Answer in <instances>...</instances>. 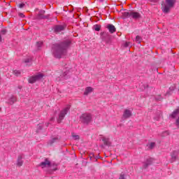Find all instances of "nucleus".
<instances>
[{
    "mask_svg": "<svg viewBox=\"0 0 179 179\" xmlns=\"http://www.w3.org/2000/svg\"><path fill=\"white\" fill-rule=\"evenodd\" d=\"M43 78H44V74L38 73V75L29 77V78L28 79V82L31 84L36 83L37 80H41Z\"/></svg>",
    "mask_w": 179,
    "mask_h": 179,
    "instance_id": "39448f33",
    "label": "nucleus"
},
{
    "mask_svg": "<svg viewBox=\"0 0 179 179\" xmlns=\"http://www.w3.org/2000/svg\"><path fill=\"white\" fill-rule=\"evenodd\" d=\"M168 135H170V132H169V131H163V132L161 134V136H162V137L168 136Z\"/></svg>",
    "mask_w": 179,
    "mask_h": 179,
    "instance_id": "bb28decb",
    "label": "nucleus"
},
{
    "mask_svg": "<svg viewBox=\"0 0 179 179\" xmlns=\"http://www.w3.org/2000/svg\"><path fill=\"white\" fill-rule=\"evenodd\" d=\"M71 44L72 41L71 39H66L53 44L52 47L53 57L59 59L62 58L64 55L68 53V49L71 47Z\"/></svg>",
    "mask_w": 179,
    "mask_h": 179,
    "instance_id": "f257e3e1",
    "label": "nucleus"
},
{
    "mask_svg": "<svg viewBox=\"0 0 179 179\" xmlns=\"http://www.w3.org/2000/svg\"><path fill=\"white\" fill-rule=\"evenodd\" d=\"M1 34H3V35L6 34V29H2L1 30Z\"/></svg>",
    "mask_w": 179,
    "mask_h": 179,
    "instance_id": "ea45409f",
    "label": "nucleus"
},
{
    "mask_svg": "<svg viewBox=\"0 0 179 179\" xmlns=\"http://www.w3.org/2000/svg\"><path fill=\"white\" fill-rule=\"evenodd\" d=\"M101 38L106 44H111V35L108 32H101Z\"/></svg>",
    "mask_w": 179,
    "mask_h": 179,
    "instance_id": "20e7f679",
    "label": "nucleus"
},
{
    "mask_svg": "<svg viewBox=\"0 0 179 179\" xmlns=\"http://www.w3.org/2000/svg\"><path fill=\"white\" fill-rule=\"evenodd\" d=\"M129 44H131V43H129V42H126L125 43H124V47H129Z\"/></svg>",
    "mask_w": 179,
    "mask_h": 179,
    "instance_id": "a19ab883",
    "label": "nucleus"
},
{
    "mask_svg": "<svg viewBox=\"0 0 179 179\" xmlns=\"http://www.w3.org/2000/svg\"><path fill=\"white\" fill-rule=\"evenodd\" d=\"M131 116H132V112H131V110H129V109H125L123 113V117L127 119V118H129Z\"/></svg>",
    "mask_w": 179,
    "mask_h": 179,
    "instance_id": "4468645a",
    "label": "nucleus"
},
{
    "mask_svg": "<svg viewBox=\"0 0 179 179\" xmlns=\"http://www.w3.org/2000/svg\"><path fill=\"white\" fill-rule=\"evenodd\" d=\"M166 6L173 8L174 5L176 4V0H166L165 1Z\"/></svg>",
    "mask_w": 179,
    "mask_h": 179,
    "instance_id": "2eb2a0df",
    "label": "nucleus"
},
{
    "mask_svg": "<svg viewBox=\"0 0 179 179\" xmlns=\"http://www.w3.org/2000/svg\"><path fill=\"white\" fill-rule=\"evenodd\" d=\"M18 8H20V9H23V8H24V6H26V4H24V3H20L17 5Z\"/></svg>",
    "mask_w": 179,
    "mask_h": 179,
    "instance_id": "7c9ffc66",
    "label": "nucleus"
},
{
    "mask_svg": "<svg viewBox=\"0 0 179 179\" xmlns=\"http://www.w3.org/2000/svg\"><path fill=\"white\" fill-rule=\"evenodd\" d=\"M155 163V159L150 157L147 159L144 162H143V169L146 170L149 167V166H152Z\"/></svg>",
    "mask_w": 179,
    "mask_h": 179,
    "instance_id": "0eeeda50",
    "label": "nucleus"
},
{
    "mask_svg": "<svg viewBox=\"0 0 179 179\" xmlns=\"http://www.w3.org/2000/svg\"><path fill=\"white\" fill-rule=\"evenodd\" d=\"M80 120L81 122H83V124H85V125H89V124L92 122L93 117H92V114L90 113H83L80 117Z\"/></svg>",
    "mask_w": 179,
    "mask_h": 179,
    "instance_id": "7ed1b4c3",
    "label": "nucleus"
},
{
    "mask_svg": "<svg viewBox=\"0 0 179 179\" xmlns=\"http://www.w3.org/2000/svg\"><path fill=\"white\" fill-rule=\"evenodd\" d=\"M92 92H93V87H87L85 88L84 94H85V96H87L89 94L92 93Z\"/></svg>",
    "mask_w": 179,
    "mask_h": 179,
    "instance_id": "6ab92c4d",
    "label": "nucleus"
},
{
    "mask_svg": "<svg viewBox=\"0 0 179 179\" xmlns=\"http://www.w3.org/2000/svg\"><path fill=\"white\" fill-rule=\"evenodd\" d=\"M179 150H174L171 154V163H174L177 159H178Z\"/></svg>",
    "mask_w": 179,
    "mask_h": 179,
    "instance_id": "1a4fd4ad",
    "label": "nucleus"
},
{
    "mask_svg": "<svg viewBox=\"0 0 179 179\" xmlns=\"http://www.w3.org/2000/svg\"><path fill=\"white\" fill-rule=\"evenodd\" d=\"M36 19L41 20V19H48V15H43L42 14L38 13L36 15Z\"/></svg>",
    "mask_w": 179,
    "mask_h": 179,
    "instance_id": "4be33fe9",
    "label": "nucleus"
},
{
    "mask_svg": "<svg viewBox=\"0 0 179 179\" xmlns=\"http://www.w3.org/2000/svg\"><path fill=\"white\" fill-rule=\"evenodd\" d=\"M66 29V25H55L53 27V31L56 34H58V33H61V31H64Z\"/></svg>",
    "mask_w": 179,
    "mask_h": 179,
    "instance_id": "6e6552de",
    "label": "nucleus"
},
{
    "mask_svg": "<svg viewBox=\"0 0 179 179\" xmlns=\"http://www.w3.org/2000/svg\"><path fill=\"white\" fill-rule=\"evenodd\" d=\"M60 140H61V138H59L58 137H54L49 141V143H50V145H52L53 143H56L57 142H59Z\"/></svg>",
    "mask_w": 179,
    "mask_h": 179,
    "instance_id": "aec40b11",
    "label": "nucleus"
},
{
    "mask_svg": "<svg viewBox=\"0 0 179 179\" xmlns=\"http://www.w3.org/2000/svg\"><path fill=\"white\" fill-rule=\"evenodd\" d=\"M72 76V73L69 71H64L60 76L62 79H64V80H66L71 78Z\"/></svg>",
    "mask_w": 179,
    "mask_h": 179,
    "instance_id": "f8f14e48",
    "label": "nucleus"
},
{
    "mask_svg": "<svg viewBox=\"0 0 179 179\" xmlns=\"http://www.w3.org/2000/svg\"><path fill=\"white\" fill-rule=\"evenodd\" d=\"M179 115V107L175 110L172 114L170 115V117L173 119L176 118V117Z\"/></svg>",
    "mask_w": 179,
    "mask_h": 179,
    "instance_id": "a211bd4d",
    "label": "nucleus"
},
{
    "mask_svg": "<svg viewBox=\"0 0 179 179\" xmlns=\"http://www.w3.org/2000/svg\"><path fill=\"white\" fill-rule=\"evenodd\" d=\"M23 157H22V155L18 156V158L17 159V165L19 167H21V166H23Z\"/></svg>",
    "mask_w": 179,
    "mask_h": 179,
    "instance_id": "f3484780",
    "label": "nucleus"
},
{
    "mask_svg": "<svg viewBox=\"0 0 179 179\" xmlns=\"http://www.w3.org/2000/svg\"><path fill=\"white\" fill-rule=\"evenodd\" d=\"M16 97H15V96L13 95L9 99V104L12 106L13 103H16Z\"/></svg>",
    "mask_w": 179,
    "mask_h": 179,
    "instance_id": "5701e85b",
    "label": "nucleus"
},
{
    "mask_svg": "<svg viewBox=\"0 0 179 179\" xmlns=\"http://www.w3.org/2000/svg\"><path fill=\"white\" fill-rule=\"evenodd\" d=\"M136 42L138 44H141V43H142V37H141L140 36H136Z\"/></svg>",
    "mask_w": 179,
    "mask_h": 179,
    "instance_id": "a878e982",
    "label": "nucleus"
},
{
    "mask_svg": "<svg viewBox=\"0 0 179 179\" xmlns=\"http://www.w3.org/2000/svg\"><path fill=\"white\" fill-rule=\"evenodd\" d=\"M0 110H1V108H0Z\"/></svg>",
    "mask_w": 179,
    "mask_h": 179,
    "instance_id": "de8ad7c7",
    "label": "nucleus"
},
{
    "mask_svg": "<svg viewBox=\"0 0 179 179\" xmlns=\"http://www.w3.org/2000/svg\"><path fill=\"white\" fill-rule=\"evenodd\" d=\"M41 129H43V126L41 124H38L36 132L41 131Z\"/></svg>",
    "mask_w": 179,
    "mask_h": 179,
    "instance_id": "c756f323",
    "label": "nucleus"
},
{
    "mask_svg": "<svg viewBox=\"0 0 179 179\" xmlns=\"http://www.w3.org/2000/svg\"><path fill=\"white\" fill-rule=\"evenodd\" d=\"M2 41V36L0 35V43Z\"/></svg>",
    "mask_w": 179,
    "mask_h": 179,
    "instance_id": "c03bdc74",
    "label": "nucleus"
},
{
    "mask_svg": "<svg viewBox=\"0 0 179 179\" xmlns=\"http://www.w3.org/2000/svg\"><path fill=\"white\" fill-rule=\"evenodd\" d=\"M48 169H49L48 173L50 174H52V173H54V171H57V170H58V164H57L55 163L50 162V166H49Z\"/></svg>",
    "mask_w": 179,
    "mask_h": 179,
    "instance_id": "9d476101",
    "label": "nucleus"
},
{
    "mask_svg": "<svg viewBox=\"0 0 179 179\" xmlns=\"http://www.w3.org/2000/svg\"><path fill=\"white\" fill-rule=\"evenodd\" d=\"M19 16H20V17H24V14L20 13Z\"/></svg>",
    "mask_w": 179,
    "mask_h": 179,
    "instance_id": "79ce46f5",
    "label": "nucleus"
},
{
    "mask_svg": "<svg viewBox=\"0 0 179 179\" xmlns=\"http://www.w3.org/2000/svg\"><path fill=\"white\" fill-rule=\"evenodd\" d=\"M90 160H91V162H93L94 160V153H91L90 155Z\"/></svg>",
    "mask_w": 179,
    "mask_h": 179,
    "instance_id": "473e14b6",
    "label": "nucleus"
},
{
    "mask_svg": "<svg viewBox=\"0 0 179 179\" xmlns=\"http://www.w3.org/2000/svg\"><path fill=\"white\" fill-rule=\"evenodd\" d=\"M41 45H43V42H37L36 43V47L38 50H40L41 48Z\"/></svg>",
    "mask_w": 179,
    "mask_h": 179,
    "instance_id": "c85d7f7f",
    "label": "nucleus"
},
{
    "mask_svg": "<svg viewBox=\"0 0 179 179\" xmlns=\"http://www.w3.org/2000/svg\"><path fill=\"white\" fill-rule=\"evenodd\" d=\"M44 13H45V10H41L39 11V14H40V15H44Z\"/></svg>",
    "mask_w": 179,
    "mask_h": 179,
    "instance_id": "58836bf2",
    "label": "nucleus"
},
{
    "mask_svg": "<svg viewBox=\"0 0 179 179\" xmlns=\"http://www.w3.org/2000/svg\"><path fill=\"white\" fill-rule=\"evenodd\" d=\"M106 29H108L110 34H113V33H115V31H117V28H115V26L113 25L112 24H108L106 25Z\"/></svg>",
    "mask_w": 179,
    "mask_h": 179,
    "instance_id": "ddd939ff",
    "label": "nucleus"
},
{
    "mask_svg": "<svg viewBox=\"0 0 179 179\" xmlns=\"http://www.w3.org/2000/svg\"><path fill=\"white\" fill-rule=\"evenodd\" d=\"M156 144L155 143H150V144L149 145V149H153V148H155V145Z\"/></svg>",
    "mask_w": 179,
    "mask_h": 179,
    "instance_id": "c9c22d12",
    "label": "nucleus"
},
{
    "mask_svg": "<svg viewBox=\"0 0 179 179\" xmlns=\"http://www.w3.org/2000/svg\"><path fill=\"white\" fill-rule=\"evenodd\" d=\"M99 2H104V0H97Z\"/></svg>",
    "mask_w": 179,
    "mask_h": 179,
    "instance_id": "37998d69",
    "label": "nucleus"
},
{
    "mask_svg": "<svg viewBox=\"0 0 179 179\" xmlns=\"http://www.w3.org/2000/svg\"><path fill=\"white\" fill-rule=\"evenodd\" d=\"M68 111H69V108H65L60 112L59 114V118L57 120V122H59V124L62 122L64 118H65V116L68 114Z\"/></svg>",
    "mask_w": 179,
    "mask_h": 179,
    "instance_id": "423d86ee",
    "label": "nucleus"
},
{
    "mask_svg": "<svg viewBox=\"0 0 179 179\" xmlns=\"http://www.w3.org/2000/svg\"><path fill=\"white\" fill-rule=\"evenodd\" d=\"M173 92H174V86H171L169 87V91L166 92V95L170 96V94H171V93H173Z\"/></svg>",
    "mask_w": 179,
    "mask_h": 179,
    "instance_id": "393cba45",
    "label": "nucleus"
},
{
    "mask_svg": "<svg viewBox=\"0 0 179 179\" xmlns=\"http://www.w3.org/2000/svg\"><path fill=\"white\" fill-rule=\"evenodd\" d=\"M119 179H126V178H125V173H124V172H122V173H120V176Z\"/></svg>",
    "mask_w": 179,
    "mask_h": 179,
    "instance_id": "72a5a7b5",
    "label": "nucleus"
},
{
    "mask_svg": "<svg viewBox=\"0 0 179 179\" xmlns=\"http://www.w3.org/2000/svg\"><path fill=\"white\" fill-rule=\"evenodd\" d=\"M101 157H100V155H94V160H93V162H97V160H99V159H101Z\"/></svg>",
    "mask_w": 179,
    "mask_h": 179,
    "instance_id": "2f4dec72",
    "label": "nucleus"
},
{
    "mask_svg": "<svg viewBox=\"0 0 179 179\" xmlns=\"http://www.w3.org/2000/svg\"><path fill=\"white\" fill-rule=\"evenodd\" d=\"M73 138H74L75 141H78L79 139V135H73Z\"/></svg>",
    "mask_w": 179,
    "mask_h": 179,
    "instance_id": "e433bc0d",
    "label": "nucleus"
},
{
    "mask_svg": "<svg viewBox=\"0 0 179 179\" xmlns=\"http://www.w3.org/2000/svg\"><path fill=\"white\" fill-rule=\"evenodd\" d=\"M48 125H50V123L48 122V123L45 124L46 127H48Z\"/></svg>",
    "mask_w": 179,
    "mask_h": 179,
    "instance_id": "49530a36",
    "label": "nucleus"
},
{
    "mask_svg": "<svg viewBox=\"0 0 179 179\" xmlns=\"http://www.w3.org/2000/svg\"><path fill=\"white\" fill-rule=\"evenodd\" d=\"M55 118L54 117H51L50 118V121H54Z\"/></svg>",
    "mask_w": 179,
    "mask_h": 179,
    "instance_id": "a18cd8bd",
    "label": "nucleus"
},
{
    "mask_svg": "<svg viewBox=\"0 0 179 179\" xmlns=\"http://www.w3.org/2000/svg\"><path fill=\"white\" fill-rule=\"evenodd\" d=\"M170 7L169 6L165 5L162 9V12L164 13H169L170 12Z\"/></svg>",
    "mask_w": 179,
    "mask_h": 179,
    "instance_id": "412c9836",
    "label": "nucleus"
},
{
    "mask_svg": "<svg viewBox=\"0 0 179 179\" xmlns=\"http://www.w3.org/2000/svg\"><path fill=\"white\" fill-rule=\"evenodd\" d=\"M13 73L15 76H20V73H22V72L19 70H14Z\"/></svg>",
    "mask_w": 179,
    "mask_h": 179,
    "instance_id": "cd10ccee",
    "label": "nucleus"
},
{
    "mask_svg": "<svg viewBox=\"0 0 179 179\" xmlns=\"http://www.w3.org/2000/svg\"><path fill=\"white\" fill-rule=\"evenodd\" d=\"M102 141L103 142L104 146H111V143L110 142V139L106 137L102 138Z\"/></svg>",
    "mask_w": 179,
    "mask_h": 179,
    "instance_id": "dca6fc26",
    "label": "nucleus"
},
{
    "mask_svg": "<svg viewBox=\"0 0 179 179\" xmlns=\"http://www.w3.org/2000/svg\"><path fill=\"white\" fill-rule=\"evenodd\" d=\"M22 89H23V86L19 85V86L17 87V89H16L17 92V93H20V90H21Z\"/></svg>",
    "mask_w": 179,
    "mask_h": 179,
    "instance_id": "f704fd0d",
    "label": "nucleus"
},
{
    "mask_svg": "<svg viewBox=\"0 0 179 179\" xmlns=\"http://www.w3.org/2000/svg\"><path fill=\"white\" fill-rule=\"evenodd\" d=\"M50 166H51V162H50L48 158L45 159L44 162H41L39 164V166L42 169H45V167H48V169H49Z\"/></svg>",
    "mask_w": 179,
    "mask_h": 179,
    "instance_id": "9b49d317",
    "label": "nucleus"
},
{
    "mask_svg": "<svg viewBox=\"0 0 179 179\" xmlns=\"http://www.w3.org/2000/svg\"><path fill=\"white\" fill-rule=\"evenodd\" d=\"M24 62L25 64H29V62H31V59H25Z\"/></svg>",
    "mask_w": 179,
    "mask_h": 179,
    "instance_id": "4c0bfd02",
    "label": "nucleus"
},
{
    "mask_svg": "<svg viewBox=\"0 0 179 179\" xmlns=\"http://www.w3.org/2000/svg\"><path fill=\"white\" fill-rule=\"evenodd\" d=\"M101 29V25L100 24H94L93 26V29L95 30V31H100Z\"/></svg>",
    "mask_w": 179,
    "mask_h": 179,
    "instance_id": "b1692460",
    "label": "nucleus"
},
{
    "mask_svg": "<svg viewBox=\"0 0 179 179\" xmlns=\"http://www.w3.org/2000/svg\"><path fill=\"white\" fill-rule=\"evenodd\" d=\"M122 15L125 19H128V17H132L134 20H138L142 17L141 13L138 12H135L134 10H129L124 13H122Z\"/></svg>",
    "mask_w": 179,
    "mask_h": 179,
    "instance_id": "f03ea898",
    "label": "nucleus"
}]
</instances>
